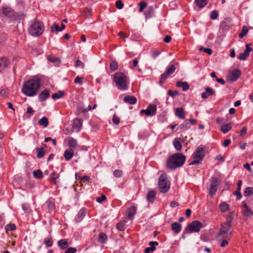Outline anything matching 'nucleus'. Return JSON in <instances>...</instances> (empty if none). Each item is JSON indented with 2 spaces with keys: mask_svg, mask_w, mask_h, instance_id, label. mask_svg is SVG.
<instances>
[{
  "mask_svg": "<svg viewBox=\"0 0 253 253\" xmlns=\"http://www.w3.org/2000/svg\"><path fill=\"white\" fill-rule=\"evenodd\" d=\"M40 86L41 81L39 79H31L24 83L22 91L27 96H33L37 94Z\"/></svg>",
  "mask_w": 253,
  "mask_h": 253,
  "instance_id": "obj_1",
  "label": "nucleus"
},
{
  "mask_svg": "<svg viewBox=\"0 0 253 253\" xmlns=\"http://www.w3.org/2000/svg\"><path fill=\"white\" fill-rule=\"evenodd\" d=\"M186 158L181 153H175L168 158L166 165L168 169H174L182 167L185 162Z\"/></svg>",
  "mask_w": 253,
  "mask_h": 253,
  "instance_id": "obj_2",
  "label": "nucleus"
},
{
  "mask_svg": "<svg viewBox=\"0 0 253 253\" xmlns=\"http://www.w3.org/2000/svg\"><path fill=\"white\" fill-rule=\"evenodd\" d=\"M114 80L119 89L125 90L127 88L126 76L122 72H117L114 75Z\"/></svg>",
  "mask_w": 253,
  "mask_h": 253,
  "instance_id": "obj_3",
  "label": "nucleus"
},
{
  "mask_svg": "<svg viewBox=\"0 0 253 253\" xmlns=\"http://www.w3.org/2000/svg\"><path fill=\"white\" fill-rule=\"evenodd\" d=\"M44 27L43 23L39 21L34 22L29 28V33L33 36H39L44 32Z\"/></svg>",
  "mask_w": 253,
  "mask_h": 253,
  "instance_id": "obj_4",
  "label": "nucleus"
},
{
  "mask_svg": "<svg viewBox=\"0 0 253 253\" xmlns=\"http://www.w3.org/2000/svg\"><path fill=\"white\" fill-rule=\"evenodd\" d=\"M232 224L228 222H224L221 224V227L217 237L218 238L230 239L232 234Z\"/></svg>",
  "mask_w": 253,
  "mask_h": 253,
  "instance_id": "obj_5",
  "label": "nucleus"
},
{
  "mask_svg": "<svg viewBox=\"0 0 253 253\" xmlns=\"http://www.w3.org/2000/svg\"><path fill=\"white\" fill-rule=\"evenodd\" d=\"M159 187L161 192L166 193L168 192L169 189L170 183L168 180L166 173H162L159 179Z\"/></svg>",
  "mask_w": 253,
  "mask_h": 253,
  "instance_id": "obj_6",
  "label": "nucleus"
},
{
  "mask_svg": "<svg viewBox=\"0 0 253 253\" xmlns=\"http://www.w3.org/2000/svg\"><path fill=\"white\" fill-rule=\"evenodd\" d=\"M205 156L204 148L201 145L199 146L193 154V160L190 162V165L199 164L203 160Z\"/></svg>",
  "mask_w": 253,
  "mask_h": 253,
  "instance_id": "obj_7",
  "label": "nucleus"
},
{
  "mask_svg": "<svg viewBox=\"0 0 253 253\" xmlns=\"http://www.w3.org/2000/svg\"><path fill=\"white\" fill-rule=\"evenodd\" d=\"M204 226L202 222L198 220H194L187 226L185 231L187 233L198 232Z\"/></svg>",
  "mask_w": 253,
  "mask_h": 253,
  "instance_id": "obj_8",
  "label": "nucleus"
},
{
  "mask_svg": "<svg viewBox=\"0 0 253 253\" xmlns=\"http://www.w3.org/2000/svg\"><path fill=\"white\" fill-rule=\"evenodd\" d=\"M157 113V106L154 104H150L146 110L142 109L140 111V114H144L147 116L152 117L155 116Z\"/></svg>",
  "mask_w": 253,
  "mask_h": 253,
  "instance_id": "obj_9",
  "label": "nucleus"
},
{
  "mask_svg": "<svg viewBox=\"0 0 253 253\" xmlns=\"http://www.w3.org/2000/svg\"><path fill=\"white\" fill-rule=\"evenodd\" d=\"M241 75V71L238 69H235L229 73L227 78L229 81L234 82L236 81L240 77Z\"/></svg>",
  "mask_w": 253,
  "mask_h": 253,
  "instance_id": "obj_10",
  "label": "nucleus"
},
{
  "mask_svg": "<svg viewBox=\"0 0 253 253\" xmlns=\"http://www.w3.org/2000/svg\"><path fill=\"white\" fill-rule=\"evenodd\" d=\"M211 182V184L209 188V194L211 196H212L215 194L217 191L218 182L217 178L213 177L212 178Z\"/></svg>",
  "mask_w": 253,
  "mask_h": 253,
  "instance_id": "obj_11",
  "label": "nucleus"
},
{
  "mask_svg": "<svg viewBox=\"0 0 253 253\" xmlns=\"http://www.w3.org/2000/svg\"><path fill=\"white\" fill-rule=\"evenodd\" d=\"M2 14L8 18H13L15 17V12L10 7H4L2 9Z\"/></svg>",
  "mask_w": 253,
  "mask_h": 253,
  "instance_id": "obj_12",
  "label": "nucleus"
},
{
  "mask_svg": "<svg viewBox=\"0 0 253 253\" xmlns=\"http://www.w3.org/2000/svg\"><path fill=\"white\" fill-rule=\"evenodd\" d=\"M242 204V212L243 215L245 216H250L253 215V212L248 205L245 202H243Z\"/></svg>",
  "mask_w": 253,
  "mask_h": 253,
  "instance_id": "obj_13",
  "label": "nucleus"
},
{
  "mask_svg": "<svg viewBox=\"0 0 253 253\" xmlns=\"http://www.w3.org/2000/svg\"><path fill=\"white\" fill-rule=\"evenodd\" d=\"M82 126V120L79 118H76L73 120L72 128L75 129L76 131L79 132L80 131Z\"/></svg>",
  "mask_w": 253,
  "mask_h": 253,
  "instance_id": "obj_14",
  "label": "nucleus"
},
{
  "mask_svg": "<svg viewBox=\"0 0 253 253\" xmlns=\"http://www.w3.org/2000/svg\"><path fill=\"white\" fill-rule=\"evenodd\" d=\"M67 140L68 146L69 147V149H72L75 150V149L78 147L79 145L76 139L73 137H69L67 138Z\"/></svg>",
  "mask_w": 253,
  "mask_h": 253,
  "instance_id": "obj_15",
  "label": "nucleus"
},
{
  "mask_svg": "<svg viewBox=\"0 0 253 253\" xmlns=\"http://www.w3.org/2000/svg\"><path fill=\"white\" fill-rule=\"evenodd\" d=\"M86 213V210L84 208L81 209L78 212L75 220L76 222H80L84 217Z\"/></svg>",
  "mask_w": 253,
  "mask_h": 253,
  "instance_id": "obj_16",
  "label": "nucleus"
},
{
  "mask_svg": "<svg viewBox=\"0 0 253 253\" xmlns=\"http://www.w3.org/2000/svg\"><path fill=\"white\" fill-rule=\"evenodd\" d=\"M181 142H183L184 140H182L181 138H175L173 141V145L174 148L177 151H180L182 149V145L181 144Z\"/></svg>",
  "mask_w": 253,
  "mask_h": 253,
  "instance_id": "obj_17",
  "label": "nucleus"
},
{
  "mask_svg": "<svg viewBox=\"0 0 253 253\" xmlns=\"http://www.w3.org/2000/svg\"><path fill=\"white\" fill-rule=\"evenodd\" d=\"M9 64V60L5 57L0 58V72L5 69Z\"/></svg>",
  "mask_w": 253,
  "mask_h": 253,
  "instance_id": "obj_18",
  "label": "nucleus"
},
{
  "mask_svg": "<svg viewBox=\"0 0 253 253\" xmlns=\"http://www.w3.org/2000/svg\"><path fill=\"white\" fill-rule=\"evenodd\" d=\"M214 90L211 88L208 87L205 88V92L202 93L201 96L202 98L206 99L210 96L214 95Z\"/></svg>",
  "mask_w": 253,
  "mask_h": 253,
  "instance_id": "obj_19",
  "label": "nucleus"
},
{
  "mask_svg": "<svg viewBox=\"0 0 253 253\" xmlns=\"http://www.w3.org/2000/svg\"><path fill=\"white\" fill-rule=\"evenodd\" d=\"M75 154L74 150H72V149H66L64 153V156L65 160L67 161L70 160L72 157L74 156Z\"/></svg>",
  "mask_w": 253,
  "mask_h": 253,
  "instance_id": "obj_20",
  "label": "nucleus"
},
{
  "mask_svg": "<svg viewBox=\"0 0 253 253\" xmlns=\"http://www.w3.org/2000/svg\"><path fill=\"white\" fill-rule=\"evenodd\" d=\"M49 96V91L47 89L42 91L39 95V100L41 102L45 100Z\"/></svg>",
  "mask_w": 253,
  "mask_h": 253,
  "instance_id": "obj_21",
  "label": "nucleus"
},
{
  "mask_svg": "<svg viewBox=\"0 0 253 253\" xmlns=\"http://www.w3.org/2000/svg\"><path fill=\"white\" fill-rule=\"evenodd\" d=\"M124 101L129 104H135L137 102V98L134 96L127 95L125 97Z\"/></svg>",
  "mask_w": 253,
  "mask_h": 253,
  "instance_id": "obj_22",
  "label": "nucleus"
},
{
  "mask_svg": "<svg viewBox=\"0 0 253 253\" xmlns=\"http://www.w3.org/2000/svg\"><path fill=\"white\" fill-rule=\"evenodd\" d=\"M59 175L56 172H52L50 175V181L51 184L56 185L57 184Z\"/></svg>",
  "mask_w": 253,
  "mask_h": 253,
  "instance_id": "obj_23",
  "label": "nucleus"
},
{
  "mask_svg": "<svg viewBox=\"0 0 253 253\" xmlns=\"http://www.w3.org/2000/svg\"><path fill=\"white\" fill-rule=\"evenodd\" d=\"M232 126L233 125L231 123L223 125L220 127V130L224 134H226L231 129Z\"/></svg>",
  "mask_w": 253,
  "mask_h": 253,
  "instance_id": "obj_24",
  "label": "nucleus"
},
{
  "mask_svg": "<svg viewBox=\"0 0 253 253\" xmlns=\"http://www.w3.org/2000/svg\"><path fill=\"white\" fill-rule=\"evenodd\" d=\"M175 114L181 119H184L185 118V113L182 107L176 108L175 109Z\"/></svg>",
  "mask_w": 253,
  "mask_h": 253,
  "instance_id": "obj_25",
  "label": "nucleus"
},
{
  "mask_svg": "<svg viewBox=\"0 0 253 253\" xmlns=\"http://www.w3.org/2000/svg\"><path fill=\"white\" fill-rule=\"evenodd\" d=\"M171 230L176 234L180 232L181 230V225L178 222L172 223L171 225Z\"/></svg>",
  "mask_w": 253,
  "mask_h": 253,
  "instance_id": "obj_26",
  "label": "nucleus"
},
{
  "mask_svg": "<svg viewBox=\"0 0 253 253\" xmlns=\"http://www.w3.org/2000/svg\"><path fill=\"white\" fill-rule=\"evenodd\" d=\"M58 246L61 249L64 250L66 249L69 246L67 239H63L59 240L58 242Z\"/></svg>",
  "mask_w": 253,
  "mask_h": 253,
  "instance_id": "obj_27",
  "label": "nucleus"
},
{
  "mask_svg": "<svg viewBox=\"0 0 253 253\" xmlns=\"http://www.w3.org/2000/svg\"><path fill=\"white\" fill-rule=\"evenodd\" d=\"M176 86L182 87L183 91H185L189 88V85L186 82L178 81L176 83Z\"/></svg>",
  "mask_w": 253,
  "mask_h": 253,
  "instance_id": "obj_28",
  "label": "nucleus"
},
{
  "mask_svg": "<svg viewBox=\"0 0 253 253\" xmlns=\"http://www.w3.org/2000/svg\"><path fill=\"white\" fill-rule=\"evenodd\" d=\"M209 0H195L194 3L199 8H203L209 2Z\"/></svg>",
  "mask_w": 253,
  "mask_h": 253,
  "instance_id": "obj_29",
  "label": "nucleus"
},
{
  "mask_svg": "<svg viewBox=\"0 0 253 253\" xmlns=\"http://www.w3.org/2000/svg\"><path fill=\"white\" fill-rule=\"evenodd\" d=\"M156 192L154 190H150L147 195V200L148 202H153L156 197Z\"/></svg>",
  "mask_w": 253,
  "mask_h": 253,
  "instance_id": "obj_30",
  "label": "nucleus"
},
{
  "mask_svg": "<svg viewBox=\"0 0 253 253\" xmlns=\"http://www.w3.org/2000/svg\"><path fill=\"white\" fill-rule=\"evenodd\" d=\"M136 207L135 206H131V207L128 208L127 210V213L128 217L129 218H131L136 213Z\"/></svg>",
  "mask_w": 253,
  "mask_h": 253,
  "instance_id": "obj_31",
  "label": "nucleus"
},
{
  "mask_svg": "<svg viewBox=\"0 0 253 253\" xmlns=\"http://www.w3.org/2000/svg\"><path fill=\"white\" fill-rule=\"evenodd\" d=\"M161 49L154 48L150 51V55L153 59H155L161 53Z\"/></svg>",
  "mask_w": 253,
  "mask_h": 253,
  "instance_id": "obj_32",
  "label": "nucleus"
},
{
  "mask_svg": "<svg viewBox=\"0 0 253 253\" xmlns=\"http://www.w3.org/2000/svg\"><path fill=\"white\" fill-rule=\"evenodd\" d=\"M219 209L221 212H224L228 211L229 206L226 202H222L219 206Z\"/></svg>",
  "mask_w": 253,
  "mask_h": 253,
  "instance_id": "obj_33",
  "label": "nucleus"
},
{
  "mask_svg": "<svg viewBox=\"0 0 253 253\" xmlns=\"http://www.w3.org/2000/svg\"><path fill=\"white\" fill-rule=\"evenodd\" d=\"M38 123L40 126L45 127L48 125V120L46 117H43L38 121Z\"/></svg>",
  "mask_w": 253,
  "mask_h": 253,
  "instance_id": "obj_34",
  "label": "nucleus"
},
{
  "mask_svg": "<svg viewBox=\"0 0 253 253\" xmlns=\"http://www.w3.org/2000/svg\"><path fill=\"white\" fill-rule=\"evenodd\" d=\"M107 239V235L103 232L99 233L98 241L101 244H104Z\"/></svg>",
  "mask_w": 253,
  "mask_h": 253,
  "instance_id": "obj_35",
  "label": "nucleus"
},
{
  "mask_svg": "<svg viewBox=\"0 0 253 253\" xmlns=\"http://www.w3.org/2000/svg\"><path fill=\"white\" fill-rule=\"evenodd\" d=\"M116 227L118 230L120 231H124L126 228V222L125 221H120L118 222L116 225Z\"/></svg>",
  "mask_w": 253,
  "mask_h": 253,
  "instance_id": "obj_36",
  "label": "nucleus"
},
{
  "mask_svg": "<svg viewBox=\"0 0 253 253\" xmlns=\"http://www.w3.org/2000/svg\"><path fill=\"white\" fill-rule=\"evenodd\" d=\"M253 194V188L252 187H248L246 188L244 191V196L245 197H248Z\"/></svg>",
  "mask_w": 253,
  "mask_h": 253,
  "instance_id": "obj_37",
  "label": "nucleus"
},
{
  "mask_svg": "<svg viewBox=\"0 0 253 253\" xmlns=\"http://www.w3.org/2000/svg\"><path fill=\"white\" fill-rule=\"evenodd\" d=\"M33 176L36 178L40 179V178H42V177H43L42 172L40 169L34 170L33 171Z\"/></svg>",
  "mask_w": 253,
  "mask_h": 253,
  "instance_id": "obj_38",
  "label": "nucleus"
},
{
  "mask_svg": "<svg viewBox=\"0 0 253 253\" xmlns=\"http://www.w3.org/2000/svg\"><path fill=\"white\" fill-rule=\"evenodd\" d=\"M249 29L248 27L246 26H244L242 28L241 33L239 34V37L240 38H243L245 37L248 33Z\"/></svg>",
  "mask_w": 253,
  "mask_h": 253,
  "instance_id": "obj_39",
  "label": "nucleus"
},
{
  "mask_svg": "<svg viewBox=\"0 0 253 253\" xmlns=\"http://www.w3.org/2000/svg\"><path fill=\"white\" fill-rule=\"evenodd\" d=\"M16 226L14 224H7L5 226V229L7 232L8 231H13L16 230Z\"/></svg>",
  "mask_w": 253,
  "mask_h": 253,
  "instance_id": "obj_40",
  "label": "nucleus"
},
{
  "mask_svg": "<svg viewBox=\"0 0 253 253\" xmlns=\"http://www.w3.org/2000/svg\"><path fill=\"white\" fill-rule=\"evenodd\" d=\"M169 76L170 75L166 71L163 73L161 76L160 80L159 82L160 84L162 85L164 82L166 80Z\"/></svg>",
  "mask_w": 253,
  "mask_h": 253,
  "instance_id": "obj_41",
  "label": "nucleus"
},
{
  "mask_svg": "<svg viewBox=\"0 0 253 253\" xmlns=\"http://www.w3.org/2000/svg\"><path fill=\"white\" fill-rule=\"evenodd\" d=\"M37 157L38 158H42L45 154L44 150L43 148L41 147L37 149Z\"/></svg>",
  "mask_w": 253,
  "mask_h": 253,
  "instance_id": "obj_42",
  "label": "nucleus"
},
{
  "mask_svg": "<svg viewBox=\"0 0 253 253\" xmlns=\"http://www.w3.org/2000/svg\"><path fill=\"white\" fill-rule=\"evenodd\" d=\"M180 127L183 130H186L190 127V126L188 120H186L182 124L180 125Z\"/></svg>",
  "mask_w": 253,
  "mask_h": 253,
  "instance_id": "obj_43",
  "label": "nucleus"
},
{
  "mask_svg": "<svg viewBox=\"0 0 253 253\" xmlns=\"http://www.w3.org/2000/svg\"><path fill=\"white\" fill-rule=\"evenodd\" d=\"M118 63L117 62L112 61L110 64V69L112 71H115L118 69Z\"/></svg>",
  "mask_w": 253,
  "mask_h": 253,
  "instance_id": "obj_44",
  "label": "nucleus"
},
{
  "mask_svg": "<svg viewBox=\"0 0 253 253\" xmlns=\"http://www.w3.org/2000/svg\"><path fill=\"white\" fill-rule=\"evenodd\" d=\"M64 95V93L63 92L59 91L58 93H53L52 95V98L53 99H59L63 97Z\"/></svg>",
  "mask_w": 253,
  "mask_h": 253,
  "instance_id": "obj_45",
  "label": "nucleus"
},
{
  "mask_svg": "<svg viewBox=\"0 0 253 253\" xmlns=\"http://www.w3.org/2000/svg\"><path fill=\"white\" fill-rule=\"evenodd\" d=\"M249 56V54H248L246 52L244 51L243 53H241L238 56V58L240 60H245Z\"/></svg>",
  "mask_w": 253,
  "mask_h": 253,
  "instance_id": "obj_46",
  "label": "nucleus"
},
{
  "mask_svg": "<svg viewBox=\"0 0 253 253\" xmlns=\"http://www.w3.org/2000/svg\"><path fill=\"white\" fill-rule=\"evenodd\" d=\"M149 245L151 247L149 248L151 252H153L156 250L155 246H158L159 245L158 242L156 241H151L149 243Z\"/></svg>",
  "mask_w": 253,
  "mask_h": 253,
  "instance_id": "obj_47",
  "label": "nucleus"
},
{
  "mask_svg": "<svg viewBox=\"0 0 253 253\" xmlns=\"http://www.w3.org/2000/svg\"><path fill=\"white\" fill-rule=\"evenodd\" d=\"M179 92L177 90L172 91L171 89H169L168 91V94L172 97H174L175 96L179 95Z\"/></svg>",
  "mask_w": 253,
  "mask_h": 253,
  "instance_id": "obj_48",
  "label": "nucleus"
},
{
  "mask_svg": "<svg viewBox=\"0 0 253 253\" xmlns=\"http://www.w3.org/2000/svg\"><path fill=\"white\" fill-rule=\"evenodd\" d=\"M175 67L174 65H171L166 71L170 75L173 73L175 70Z\"/></svg>",
  "mask_w": 253,
  "mask_h": 253,
  "instance_id": "obj_49",
  "label": "nucleus"
},
{
  "mask_svg": "<svg viewBox=\"0 0 253 253\" xmlns=\"http://www.w3.org/2000/svg\"><path fill=\"white\" fill-rule=\"evenodd\" d=\"M218 16V12L214 10H212L210 14V18L211 19H216Z\"/></svg>",
  "mask_w": 253,
  "mask_h": 253,
  "instance_id": "obj_50",
  "label": "nucleus"
},
{
  "mask_svg": "<svg viewBox=\"0 0 253 253\" xmlns=\"http://www.w3.org/2000/svg\"><path fill=\"white\" fill-rule=\"evenodd\" d=\"M113 174L116 177H120L123 174V171L120 169H116L114 171Z\"/></svg>",
  "mask_w": 253,
  "mask_h": 253,
  "instance_id": "obj_51",
  "label": "nucleus"
},
{
  "mask_svg": "<svg viewBox=\"0 0 253 253\" xmlns=\"http://www.w3.org/2000/svg\"><path fill=\"white\" fill-rule=\"evenodd\" d=\"M44 243L47 247H51L52 246L53 241L51 238H46L44 239Z\"/></svg>",
  "mask_w": 253,
  "mask_h": 253,
  "instance_id": "obj_52",
  "label": "nucleus"
},
{
  "mask_svg": "<svg viewBox=\"0 0 253 253\" xmlns=\"http://www.w3.org/2000/svg\"><path fill=\"white\" fill-rule=\"evenodd\" d=\"M147 4V3L144 1H141V2H139V11L140 12H142L144 10V9L146 7Z\"/></svg>",
  "mask_w": 253,
  "mask_h": 253,
  "instance_id": "obj_53",
  "label": "nucleus"
},
{
  "mask_svg": "<svg viewBox=\"0 0 253 253\" xmlns=\"http://www.w3.org/2000/svg\"><path fill=\"white\" fill-rule=\"evenodd\" d=\"M51 31L52 32H53L54 31H55L57 32H60V27L58 26V25H57L55 23H54L51 26Z\"/></svg>",
  "mask_w": 253,
  "mask_h": 253,
  "instance_id": "obj_54",
  "label": "nucleus"
},
{
  "mask_svg": "<svg viewBox=\"0 0 253 253\" xmlns=\"http://www.w3.org/2000/svg\"><path fill=\"white\" fill-rule=\"evenodd\" d=\"M234 217V212L231 211L229 213L228 215V217L227 219L226 222H228L230 223H232V221Z\"/></svg>",
  "mask_w": 253,
  "mask_h": 253,
  "instance_id": "obj_55",
  "label": "nucleus"
},
{
  "mask_svg": "<svg viewBox=\"0 0 253 253\" xmlns=\"http://www.w3.org/2000/svg\"><path fill=\"white\" fill-rule=\"evenodd\" d=\"M106 200V197L105 195L102 194L101 197H97L96 199V201L99 203H102Z\"/></svg>",
  "mask_w": 253,
  "mask_h": 253,
  "instance_id": "obj_56",
  "label": "nucleus"
},
{
  "mask_svg": "<svg viewBox=\"0 0 253 253\" xmlns=\"http://www.w3.org/2000/svg\"><path fill=\"white\" fill-rule=\"evenodd\" d=\"M115 5L117 8L119 9L123 8L124 6L123 3L120 0H117L116 2Z\"/></svg>",
  "mask_w": 253,
  "mask_h": 253,
  "instance_id": "obj_57",
  "label": "nucleus"
},
{
  "mask_svg": "<svg viewBox=\"0 0 253 253\" xmlns=\"http://www.w3.org/2000/svg\"><path fill=\"white\" fill-rule=\"evenodd\" d=\"M83 80H84V78L83 77H81L80 76H77L75 78V79L74 80V82L76 84H83Z\"/></svg>",
  "mask_w": 253,
  "mask_h": 253,
  "instance_id": "obj_58",
  "label": "nucleus"
},
{
  "mask_svg": "<svg viewBox=\"0 0 253 253\" xmlns=\"http://www.w3.org/2000/svg\"><path fill=\"white\" fill-rule=\"evenodd\" d=\"M112 121L115 125H118L120 123V118L116 115H114Z\"/></svg>",
  "mask_w": 253,
  "mask_h": 253,
  "instance_id": "obj_59",
  "label": "nucleus"
},
{
  "mask_svg": "<svg viewBox=\"0 0 253 253\" xmlns=\"http://www.w3.org/2000/svg\"><path fill=\"white\" fill-rule=\"evenodd\" d=\"M77 249L75 248L70 247L68 248L65 253H76Z\"/></svg>",
  "mask_w": 253,
  "mask_h": 253,
  "instance_id": "obj_60",
  "label": "nucleus"
},
{
  "mask_svg": "<svg viewBox=\"0 0 253 253\" xmlns=\"http://www.w3.org/2000/svg\"><path fill=\"white\" fill-rule=\"evenodd\" d=\"M223 239L220 245L221 247H224L226 246H227L228 244V240L229 239H226V238H223Z\"/></svg>",
  "mask_w": 253,
  "mask_h": 253,
  "instance_id": "obj_61",
  "label": "nucleus"
},
{
  "mask_svg": "<svg viewBox=\"0 0 253 253\" xmlns=\"http://www.w3.org/2000/svg\"><path fill=\"white\" fill-rule=\"evenodd\" d=\"M233 194L237 196V200H240L242 198V195L241 194L240 191H238V190H236L234 193Z\"/></svg>",
  "mask_w": 253,
  "mask_h": 253,
  "instance_id": "obj_62",
  "label": "nucleus"
},
{
  "mask_svg": "<svg viewBox=\"0 0 253 253\" xmlns=\"http://www.w3.org/2000/svg\"><path fill=\"white\" fill-rule=\"evenodd\" d=\"M200 50H204V52L207 53L209 55H211L212 53V50L210 48H206L203 47H200Z\"/></svg>",
  "mask_w": 253,
  "mask_h": 253,
  "instance_id": "obj_63",
  "label": "nucleus"
},
{
  "mask_svg": "<svg viewBox=\"0 0 253 253\" xmlns=\"http://www.w3.org/2000/svg\"><path fill=\"white\" fill-rule=\"evenodd\" d=\"M90 180L89 176L87 175L83 176L81 177V180L83 182H87Z\"/></svg>",
  "mask_w": 253,
  "mask_h": 253,
  "instance_id": "obj_64",
  "label": "nucleus"
}]
</instances>
